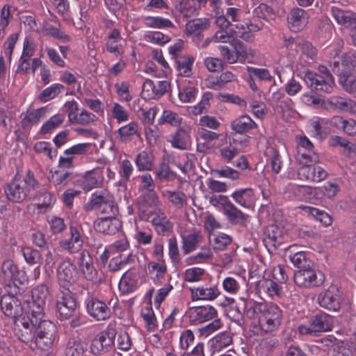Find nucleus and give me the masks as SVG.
Masks as SVG:
<instances>
[{"label": "nucleus", "instance_id": "37998d69", "mask_svg": "<svg viewBox=\"0 0 356 356\" xmlns=\"http://www.w3.org/2000/svg\"><path fill=\"white\" fill-rule=\"evenodd\" d=\"M209 26V21L206 18L193 19L186 24V33L188 35L197 36Z\"/></svg>", "mask_w": 356, "mask_h": 356}, {"label": "nucleus", "instance_id": "8fccbe9b", "mask_svg": "<svg viewBox=\"0 0 356 356\" xmlns=\"http://www.w3.org/2000/svg\"><path fill=\"white\" fill-rule=\"evenodd\" d=\"M133 238L139 244L149 245L152 241V232L148 227L140 226L137 222H136Z\"/></svg>", "mask_w": 356, "mask_h": 356}, {"label": "nucleus", "instance_id": "6e6552de", "mask_svg": "<svg viewBox=\"0 0 356 356\" xmlns=\"http://www.w3.org/2000/svg\"><path fill=\"white\" fill-rule=\"evenodd\" d=\"M303 79L307 87L312 90L331 92L335 86L332 76L324 67L320 68V73L307 72Z\"/></svg>", "mask_w": 356, "mask_h": 356}, {"label": "nucleus", "instance_id": "a19ab883", "mask_svg": "<svg viewBox=\"0 0 356 356\" xmlns=\"http://www.w3.org/2000/svg\"><path fill=\"white\" fill-rule=\"evenodd\" d=\"M309 186L289 184L286 188V192L295 200L309 202Z\"/></svg>", "mask_w": 356, "mask_h": 356}, {"label": "nucleus", "instance_id": "1a4fd4ad", "mask_svg": "<svg viewBox=\"0 0 356 356\" xmlns=\"http://www.w3.org/2000/svg\"><path fill=\"white\" fill-rule=\"evenodd\" d=\"M64 108L68 121L71 124L86 126L95 123L97 120V117L94 113L86 109L79 111V104L74 100L65 102Z\"/></svg>", "mask_w": 356, "mask_h": 356}, {"label": "nucleus", "instance_id": "f3484780", "mask_svg": "<svg viewBox=\"0 0 356 356\" xmlns=\"http://www.w3.org/2000/svg\"><path fill=\"white\" fill-rule=\"evenodd\" d=\"M179 234L181 238L182 251L185 254L194 251L201 242V233L194 229H188L184 227H181Z\"/></svg>", "mask_w": 356, "mask_h": 356}, {"label": "nucleus", "instance_id": "dca6fc26", "mask_svg": "<svg viewBox=\"0 0 356 356\" xmlns=\"http://www.w3.org/2000/svg\"><path fill=\"white\" fill-rule=\"evenodd\" d=\"M88 314L96 321H106L111 316V310L107 304L96 298H90L86 301Z\"/></svg>", "mask_w": 356, "mask_h": 356}, {"label": "nucleus", "instance_id": "c03bdc74", "mask_svg": "<svg viewBox=\"0 0 356 356\" xmlns=\"http://www.w3.org/2000/svg\"><path fill=\"white\" fill-rule=\"evenodd\" d=\"M79 266L87 280H92L95 278L96 272L93 267L92 259L89 254L86 251L82 252L80 254Z\"/></svg>", "mask_w": 356, "mask_h": 356}, {"label": "nucleus", "instance_id": "13d9d810", "mask_svg": "<svg viewBox=\"0 0 356 356\" xmlns=\"http://www.w3.org/2000/svg\"><path fill=\"white\" fill-rule=\"evenodd\" d=\"M179 98L184 103L192 102L195 99L197 89L192 86L179 84Z\"/></svg>", "mask_w": 356, "mask_h": 356}, {"label": "nucleus", "instance_id": "49530a36", "mask_svg": "<svg viewBox=\"0 0 356 356\" xmlns=\"http://www.w3.org/2000/svg\"><path fill=\"white\" fill-rule=\"evenodd\" d=\"M137 286V276L131 271L127 270L124 273L119 282V289L123 293L132 292Z\"/></svg>", "mask_w": 356, "mask_h": 356}, {"label": "nucleus", "instance_id": "79ce46f5", "mask_svg": "<svg viewBox=\"0 0 356 356\" xmlns=\"http://www.w3.org/2000/svg\"><path fill=\"white\" fill-rule=\"evenodd\" d=\"M175 8L180 15L190 18L197 15L199 8L191 0H176Z\"/></svg>", "mask_w": 356, "mask_h": 356}, {"label": "nucleus", "instance_id": "9b49d317", "mask_svg": "<svg viewBox=\"0 0 356 356\" xmlns=\"http://www.w3.org/2000/svg\"><path fill=\"white\" fill-rule=\"evenodd\" d=\"M83 235L80 227L70 225L67 236L58 242L60 248L70 254H76L83 248Z\"/></svg>", "mask_w": 356, "mask_h": 356}, {"label": "nucleus", "instance_id": "423d86ee", "mask_svg": "<svg viewBox=\"0 0 356 356\" xmlns=\"http://www.w3.org/2000/svg\"><path fill=\"white\" fill-rule=\"evenodd\" d=\"M339 83L350 93L356 92V73L353 71L355 61L350 55H346L341 62H334Z\"/></svg>", "mask_w": 356, "mask_h": 356}, {"label": "nucleus", "instance_id": "4be33fe9", "mask_svg": "<svg viewBox=\"0 0 356 356\" xmlns=\"http://www.w3.org/2000/svg\"><path fill=\"white\" fill-rule=\"evenodd\" d=\"M284 239V230L276 225H270L267 227L264 237V243L269 250L276 249Z\"/></svg>", "mask_w": 356, "mask_h": 356}, {"label": "nucleus", "instance_id": "0e129e2a", "mask_svg": "<svg viewBox=\"0 0 356 356\" xmlns=\"http://www.w3.org/2000/svg\"><path fill=\"white\" fill-rule=\"evenodd\" d=\"M111 113L117 122L120 124L127 122L129 120V111L119 103H114L111 108Z\"/></svg>", "mask_w": 356, "mask_h": 356}, {"label": "nucleus", "instance_id": "39448f33", "mask_svg": "<svg viewBox=\"0 0 356 356\" xmlns=\"http://www.w3.org/2000/svg\"><path fill=\"white\" fill-rule=\"evenodd\" d=\"M0 282L10 288V293H20V286L27 282L24 271L20 270L12 260L4 261L0 269Z\"/></svg>", "mask_w": 356, "mask_h": 356}, {"label": "nucleus", "instance_id": "09e8293b", "mask_svg": "<svg viewBox=\"0 0 356 356\" xmlns=\"http://www.w3.org/2000/svg\"><path fill=\"white\" fill-rule=\"evenodd\" d=\"M223 213L232 224H244L247 220L248 215L243 213L232 203L228 205Z\"/></svg>", "mask_w": 356, "mask_h": 356}, {"label": "nucleus", "instance_id": "aec40b11", "mask_svg": "<svg viewBox=\"0 0 356 356\" xmlns=\"http://www.w3.org/2000/svg\"><path fill=\"white\" fill-rule=\"evenodd\" d=\"M126 40L121 35L120 31L118 29H113L107 35L106 49L107 51L116 56H121L124 52Z\"/></svg>", "mask_w": 356, "mask_h": 356}, {"label": "nucleus", "instance_id": "473e14b6", "mask_svg": "<svg viewBox=\"0 0 356 356\" xmlns=\"http://www.w3.org/2000/svg\"><path fill=\"white\" fill-rule=\"evenodd\" d=\"M311 321L316 333L330 331L333 326L332 318L327 314H316L311 318Z\"/></svg>", "mask_w": 356, "mask_h": 356}, {"label": "nucleus", "instance_id": "de8ad7c7", "mask_svg": "<svg viewBox=\"0 0 356 356\" xmlns=\"http://www.w3.org/2000/svg\"><path fill=\"white\" fill-rule=\"evenodd\" d=\"M182 118L176 112L164 109L158 119L159 125L169 124L173 127H179L182 123Z\"/></svg>", "mask_w": 356, "mask_h": 356}, {"label": "nucleus", "instance_id": "ea45409f", "mask_svg": "<svg viewBox=\"0 0 356 356\" xmlns=\"http://www.w3.org/2000/svg\"><path fill=\"white\" fill-rule=\"evenodd\" d=\"M231 46L234 54L237 56V61L243 62L249 57L255 56V51L252 48H248L241 41L232 39Z\"/></svg>", "mask_w": 356, "mask_h": 356}, {"label": "nucleus", "instance_id": "2f4dec72", "mask_svg": "<svg viewBox=\"0 0 356 356\" xmlns=\"http://www.w3.org/2000/svg\"><path fill=\"white\" fill-rule=\"evenodd\" d=\"M189 131L181 127H178L177 131L170 136V143L174 148L186 149L190 144Z\"/></svg>", "mask_w": 356, "mask_h": 356}, {"label": "nucleus", "instance_id": "bf43d9fd", "mask_svg": "<svg viewBox=\"0 0 356 356\" xmlns=\"http://www.w3.org/2000/svg\"><path fill=\"white\" fill-rule=\"evenodd\" d=\"M135 163L139 171H151L153 169L152 158L145 151H143L137 155Z\"/></svg>", "mask_w": 356, "mask_h": 356}, {"label": "nucleus", "instance_id": "c85d7f7f", "mask_svg": "<svg viewBox=\"0 0 356 356\" xmlns=\"http://www.w3.org/2000/svg\"><path fill=\"white\" fill-rule=\"evenodd\" d=\"M302 181L320 182L327 177V172L321 166L309 164L302 167Z\"/></svg>", "mask_w": 356, "mask_h": 356}, {"label": "nucleus", "instance_id": "c756f323", "mask_svg": "<svg viewBox=\"0 0 356 356\" xmlns=\"http://www.w3.org/2000/svg\"><path fill=\"white\" fill-rule=\"evenodd\" d=\"M308 19L307 12L298 8L291 10L288 17V22L294 31L302 30L307 26Z\"/></svg>", "mask_w": 356, "mask_h": 356}, {"label": "nucleus", "instance_id": "6ab92c4d", "mask_svg": "<svg viewBox=\"0 0 356 356\" xmlns=\"http://www.w3.org/2000/svg\"><path fill=\"white\" fill-rule=\"evenodd\" d=\"M341 298L338 289L331 286L318 296L319 305L328 310L337 311L341 306Z\"/></svg>", "mask_w": 356, "mask_h": 356}, {"label": "nucleus", "instance_id": "cd10ccee", "mask_svg": "<svg viewBox=\"0 0 356 356\" xmlns=\"http://www.w3.org/2000/svg\"><path fill=\"white\" fill-rule=\"evenodd\" d=\"M231 197L236 204L246 209L252 207L255 201L254 191L251 188H238L232 193Z\"/></svg>", "mask_w": 356, "mask_h": 356}, {"label": "nucleus", "instance_id": "6e6d98bb", "mask_svg": "<svg viewBox=\"0 0 356 356\" xmlns=\"http://www.w3.org/2000/svg\"><path fill=\"white\" fill-rule=\"evenodd\" d=\"M138 132V124L136 122H131L129 124L121 127L117 131L120 140L123 142H127L131 140L134 135Z\"/></svg>", "mask_w": 356, "mask_h": 356}, {"label": "nucleus", "instance_id": "69168bd1", "mask_svg": "<svg viewBox=\"0 0 356 356\" xmlns=\"http://www.w3.org/2000/svg\"><path fill=\"white\" fill-rule=\"evenodd\" d=\"M50 182L56 187L63 188L70 181V174L60 171H51Z\"/></svg>", "mask_w": 356, "mask_h": 356}, {"label": "nucleus", "instance_id": "a211bd4d", "mask_svg": "<svg viewBox=\"0 0 356 356\" xmlns=\"http://www.w3.org/2000/svg\"><path fill=\"white\" fill-rule=\"evenodd\" d=\"M216 314V309L209 305L191 307L187 312L189 321L193 325L210 321L214 318Z\"/></svg>", "mask_w": 356, "mask_h": 356}, {"label": "nucleus", "instance_id": "864d4df0", "mask_svg": "<svg viewBox=\"0 0 356 356\" xmlns=\"http://www.w3.org/2000/svg\"><path fill=\"white\" fill-rule=\"evenodd\" d=\"M145 26L152 29H164L173 26L172 22L159 16H147L143 19Z\"/></svg>", "mask_w": 356, "mask_h": 356}, {"label": "nucleus", "instance_id": "a18cd8bd", "mask_svg": "<svg viewBox=\"0 0 356 356\" xmlns=\"http://www.w3.org/2000/svg\"><path fill=\"white\" fill-rule=\"evenodd\" d=\"M79 266L87 280H92L95 278L96 272L93 267L92 259L89 254L86 251L82 252L80 254Z\"/></svg>", "mask_w": 356, "mask_h": 356}, {"label": "nucleus", "instance_id": "4468645a", "mask_svg": "<svg viewBox=\"0 0 356 356\" xmlns=\"http://www.w3.org/2000/svg\"><path fill=\"white\" fill-rule=\"evenodd\" d=\"M103 181L104 168H97L87 171L83 177L73 181V183L80 186L85 192H88L95 188L100 187Z\"/></svg>", "mask_w": 356, "mask_h": 356}, {"label": "nucleus", "instance_id": "ddd939ff", "mask_svg": "<svg viewBox=\"0 0 356 356\" xmlns=\"http://www.w3.org/2000/svg\"><path fill=\"white\" fill-rule=\"evenodd\" d=\"M144 218L152 224L159 234L164 235L172 230V223L170 221L165 213L161 209H155L148 211Z\"/></svg>", "mask_w": 356, "mask_h": 356}, {"label": "nucleus", "instance_id": "5701e85b", "mask_svg": "<svg viewBox=\"0 0 356 356\" xmlns=\"http://www.w3.org/2000/svg\"><path fill=\"white\" fill-rule=\"evenodd\" d=\"M228 143L220 148L221 158L227 162H230L243 149L245 144L243 140H237L233 137H225Z\"/></svg>", "mask_w": 356, "mask_h": 356}, {"label": "nucleus", "instance_id": "393cba45", "mask_svg": "<svg viewBox=\"0 0 356 356\" xmlns=\"http://www.w3.org/2000/svg\"><path fill=\"white\" fill-rule=\"evenodd\" d=\"M121 227L122 224L120 220L112 216L98 218L94 224V227L97 232L107 234L116 233Z\"/></svg>", "mask_w": 356, "mask_h": 356}, {"label": "nucleus", "instance_id": "9d476101", "mask_svg": "<svg viewBox=\"0 0 356 356\" xmlns=\"http://www.w3.org/2000/svg\"><path fill=\"white\" fill-rule=\"evenodd\" d=\"M295 284L302 288H311L321 285L324 282V275L308 266L294 273Z\"/></svg>", "mask_w": 356, "mask_h": 356}, {"label": "nucleus", "instance_id": "f8f14e48", "mask_svg": "<svg viewBox=\"0 0 356 356\" xmlns=\"http://www.w3.org/2000/svg\"><path fill=\"white\" fill-rule=\"evenodd\" d=\"M115 335V330L110 327L97 334L92 340L91 353L94 355H101L109 351L114 345Z\"/></svg>", "mask_w": 356, "mask_h": 356}, {"label": "nucleus", "instance_id": "a878e982", "mask_svg": "<svg viewBox=\"0 0 356 356\" xmlns=\"http://www.w3.org/2000/svg\"><path fill=\"white\" fill-rule=\"evenodd\" d=\"M285 45L290 51L301 52L312 58L316 55L315 48L309 42L301 38H290L285 40Z\"/></svg>", "mask_w": 356, "mask_h": 356}, {"label": "nucleus", "instance_id": "680f3d73", "mask_svg": "<svg viewBox=\"0 0 356 356\" xmlns=\"http://www.w3.org/2000/svg\"><path fill=\"white\" fill-rule=\"evenodd\" d=\"M65 116L63 113H57L51 116L45 122L40 128V133L46 134L58 127L65 120Z\"/></svg>", "mask_w": 356, "mask_h": 356}, {"label": "nucleus", "instance_id": "f257e3e1", "mask_svg": "<svg viewBox=\"0 0 356 356\" xmlns=\"http://www.w3.org/2000/svg\"><path fill=\"white\" fill-rule=\"evenodd\" d=\"M239 300L243 302L248 318H258L259 325L263 332L273 333L279 329L282 321V311L278 305L273 302H259L243 297Z\"/></svg>", "mask_w": 356, "mask_h": 356}, {"label": "nucleus", "instance_id": "f03ea898", "mask_svg": "<svg viewBox=\"0 0 356 356\" xmlns=\"http://www.w3.org/2000/svg\"><path fill=\"white\" fill-rule=\"evenodd\" d=\"M29 327L31 334L30 339H23V329H20L18 333L19 339L24 343L31 342L29 347L36 353L49 352L52 348L55 340L56 325L43 318L39 321L37 318H31Z\"/></svg>", "mask_w": 356, "mask_h": 356}, {"label": "nucleus", "instance_id": "052dcab7", "mask_svg": "<svg viewBox=\"0 0 356 356\" xmlns=\"http://www.w3.org/2000/svg\"><path fill=\"white\" fill-rule=\"evenodd\" d=\"M206 271L200 267H192L186 269L183 273V279L186 282H197L203 280Z\"/></svg>", "mask_w": 356, "mask_h": 356}, {"label": "nucleus", "instance_id": "b1692460", "mask_svg": "<svg viewBox=\"0 0 356 356\" xmlns=\"http://www.w3.org/2000/svg\"><path fill=\"white\" fill-rule=\"evenodd\" d=\"M75 275L76 267L70 261L61 262L58 268V278L61 286L67 288L74 282Z\"/></svg>", "mask_w": 356, "mask_h": 356}, {"label": "nucleus", "instance_id": "412c9836", "mask_svg": "<svg viewBox=\"0 0 356 356\" xmlns=\"http://www.w3.org/2000/svg\"><path fill=\"white\" fill-rule=\"evenodd\" d=\"M169 85L167 81H157L154 83L150 79H146L143 85L141 96L145 99H154L160 97L167 92Z\"/></svg>", "mask_w": 356, "mask_h": 356}, {"label": "nucleus", "instance_id": "338daca9", "mask_svg": "<svg viewBox=\"0 0 356 356\" xmlns=\"http://www.w3.org/2000/svg\"><path fill=\"white\" fill-rule=\"evenodd\" d=\"M86 348L80 341H70L65 350L66 356H88L86 355Z\"/></svg>", "mask_w": 356, "mask_h": 356}, {"label": "nucleus", "instance_id": "603ef678", "mask_svg": "<svg viewBox=\"0 0 356 356\" xmlns=\"http://www.w3.org/2000/svg\"><path fill=\"white\" fill-rule=\"evenodd\" d=\"M328 124V119L316 117L309 121L310 132L314 137L322 139L325 137L323 128Z\"/></svg>", "mask_w": 356, "mask_h": 356}, {"label": "nucleus", "instance_id": "2eb2a0df", "mask_svg": "<svg viewBox=\"0 0 356 356\" xmlns=\"http://www.w3.org/2000/svg\"><path fill=\"white\" fill-rule=\"evenodd\" d=\"M76 308V301L72 293L67 290L60 291L56 296V310L63 318L70 317Z\"/></svg>", "mask_w": 356, "mask_h": 356}, {"label": "nucleus", "instance_id": "20e7f679", "mask_svg": "<svg viewBox=\"0 0 356 356\" xmlns=\"http://www.w3.org/2000/svg\"><path fill=\"white\" fill-rule=\"evenodd\" d=\"M37 185L33 172L29 170L24 176L17 173L5 188L8 199L13 202H22Z\"/></svg>", "mask_w": 356, "mask_h": 356}, {"label": "nucleus", "instance_id": "72a5a7b5", "mask_svg": "<svg viewBox=\"0 0 356 356\" xmlns=\"http://www.w3.org/2000/svg\"><path fill=\"white\" fill-rule=\"evenodd\" d=\"M138 180V189L143 193H149L152 198V203L156 204L158 197L154 193L155 188L154 181L150 174L145 173L137 177Z\"/></svg>", "mask_w": 356, "mask_h": 356}, {"label": "nucleus", "instance_id": "774afa93", "mask_svg": "<svg viewBox=\"0 0 356 356\" xmlns=\"http://www.w3.org/2000/svg\"><path fill=\"white\" fill-rule=\"evenodd\" d=\"M164 195L177 209H181L186 203V195L181 192L166 191Z\"/></svg>", "mask_w": 356, "mask_h": 356}, {"label": "nucleus", "instance_id": "58836bf2", "mask_svg": "<svg viewBox=\"0 0 356 356\" xmlns=\"http://www.w3.org/2000/svg\"><path fill=\"white\" fill-rule=\"evenodd\" d=\"M257 126V124L248 115L240 116L231 122L232 129L237 134H243Z\"/></svg>", "mask_w": 356, "mask_h": 356}, {"label": "nucleus", "instance_id": "e2e57ef3", "mask_svg": "<svg viewBox=\"0 0 356 356\" xmlns=\"http://www.w3.org/2000/svg\"><path fill=\"white\" fill-rule=\"evenodd\" d=\"M194 62L191 56H181L177 60V69L179 74L183 76H189L191 74V67Z\"/></svg>", "mask_w": 356, "mask_h": 356}, {"label": "nucleus", "instance_id": "7ed1b4c3", "mask_svg": "<svg viewBox=\"0 0 356 356\" xmlns=\"http://www.w3.org/2000/svg\"><path fill=\"white\" fill-rule=\"evenodd\" d=\"M4 295L1 300V309L3 313L13 318L15 325L20 329H23V339L27 340L30 339L31 334L29 330V321L31 320V316L29 312L26 303L24 306H22L20 301L14 296L15 293Z\"/></svg>", "mask_w": 356, "mask_h": 356}, {"label": "nucleus", "instance_id": "3c124183", "mask_svg": "<svg viewBox=\"0 0 356 356\" xmlns=\"http://www.w3.org/2000/svg\"><path fill=\"white\" fill-rule=\"evenodd\" d=\"M147 268L154 282L160 281L166 273V265L164 261H150Z\"/></svg>", "mask_w": 356, "mask_h": 356}, {"label": "nucleus", "instance_id": "5fc2aeb1", "mask_svg": "<svg viewBox=\"0 0 356 356\" xmlns=\"http://www.w3.org/2000/svg\"><path fill=\"white\" fill-rule=\"evenodd\" d=\"M267 162L270 165L272 171L277 174L281 170L282 161L280 153L274 148H268L266 152Z\"/></svg>", "mask_w": 356, "mask_h": 356}, {"label": "nucleus", "instance_id": "f704fd0d", "mask_svg": "<svg viewBox=\"0 0 356 356\" xmlns=\"http://www.w3.org/2000/svg\"><path fill=\"white\" fill-rule=\"evenodd\" d=\"M299 208L308 216L314 217L316 220L320 222L323 226L327 227L332 222V217L325 212L316 207L301 205Z\"/></svg>", "mask_w": 356, "mask_h": 356}, {"label": "nucleus", "instance_id": "bb28decb", "mask_svg": "<svg viewBox=\"0 0 356 356\" xmlns=\"http://www.w3.org/2000/svg\"><path fill=\"white\" fill-rule=\"evenodd\" d=\"M330 12L335 21L344 27L350 28L356 22V13L350 10L332 6Z\"/></svg>", "mask_w": 356, "mask_h": 356}, {"label": "nucleus", "instance_id": "0eeeda50", "mask_svg": "<svg viewBox=\"0 0 356 356\" xmlns=\"http://www.w3.org/2000/svg\"><path fill=\"white\" fill-rule=\"evenodd\" d=\"M49 289L44 284H39L31 291V298L26 301L31 318L38 321L44 317V308L49 298Z\"/></svg>", "mask_w": 356, "mask_h": 356}, {"label": "nucleus", "instance_id": "7c9ffc66", "mask_svg": "<svg viewBox=\"0 0 356 356\" xmlns=\"http://www.w3.org/2000/svg\"><path fill=\"white\" fill-rule=\"evenodd\" d=\"M191 298L193 301L196 300H213L218 298L220 293L216 286L209 287H196L191 289Z\"/></svg>", "mask_w": 356, "mask_h": 356}, {"label": "nucleus", "instance_id": "e433bc0d", "mask_svg": "<svg viewBox=\"0 0 356 356\" xmlns=\"http://www.w3.org/2000/svg\"><path fill=\"white\" fill-rule=\"evenodd\" d=\"M234 26L236 29L234 31V35L235 37L241 38L246 41H250L252 40V35L251 34V32H256L261 29V26L249 22H246L245 24H236Z\"/></svg>", "mask_w": 356, "mask_h": 356}, {"label": "nucleus", "instance_id": "4d7b16f0", "mask_svg": "<svg viewBox=\"0 0 356 356\" xmlns=\"http://www.w3.org/2000/svg\"><path fill=\"white\" fill-rule=\"evenodd\" d=\"M295 157L298 163L301 165L300 167H304L309 164H316L318 162V156L314 151L307 152L298 150L296 151Z\"/></svg>", "mask_w": 356, "mask_h": 356}, {"label": "nucleus", "instance_id": "4c0bfd02", "mask_svg": "<svg viewBox=\"0 0 356 356\" xmlns=\"http://www.w3.org/2000/svg\"><path fill=\"white\" fill-rule=\"evenodd\" d=\"M232 343V337L229 332H222L209 340V344L213 352H220L227 348Z\"/></svg>", "mask_w": 356, "mask_h": 356}, {"label": "nucleus", "instance_id": "c9c22d12", "mask_svg": "<svg viewBox=\"0 0 356 356\" xmlns=\"http://www.w3.org/2000/svg\"><path fill=\"white\" fill-rule=\"evenodd\" d=\"M299 208L308 216L314 217L316 220L320 222L323 226L327 227L332 222V217L325 212L316 207L301 205Z\"/></svg>", "mask_w": 356, "mask_h": 356}]
</instances>
